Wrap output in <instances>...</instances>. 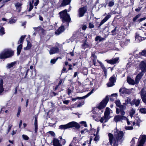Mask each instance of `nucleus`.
<instances>
[{
	"instance_id": "nucleus-1",
	"label": "nucleus",
	"mask_w": 146,
	"mask_h": 146,
	"mask_svg": "<svg viewBox=\"0 0 146 146\" xmlns=\"http://www.w3.org/2000/svg\"><path fill=\"white\" fill-rule=\"evenodd\" d=\"M113 135L111 133L108 134L109 141L113 146H118V143H121L124 139V134L123 131L117 129L114 130Z\"/></svg>"
},
{
	"instance_id": "nucleus-2",
	"label": "nucleus",
	"mask_w": 146,
	"mask_h": 146,
	"mask_svg": "<svg viewBox=\"0 0 146 146\" xmlns=\"http://www.w3.org/2000/svg\"><path fill=\"white\" fill-rule=\"evenodd\" d=\"M14 51L11 49H5L0 53V59H6L11 58L14 55Z\"/></svg>"
},
{
	"instance_id": "nucleus-3",
	"label": "nucleus",
	"mask_w": 146,
	"mask_h": 146,
	"mask_svg": "<svg viewBox=\"0 0 146 146\" xmlns=\"http://www.w3.org/2000/svg\"><path fill=\"white\" fill-rule=\"evenodd\" d=\"M62 48V45L58 44L57 46L52 47L49 50L50 54H53L55 53H58L60 52V49Z\"/></svg>"
},
{
	"instance_id": "nucleus-4",
	"label": "nucleus",
	"mask_w": 146,
	"mask_h": 146,
	"mask_svg": "<svg viewBox=\"0 0 146 146\" xmlns=\"http://www.w3.org/2000/svg\"><path fill=\"white\" fill-rule=\"evenodd\" d=\"M109 100V98L108 96H106L105 98L100 103V105L96 109L101 110L105 108Z\"/></svg>"
},
{
	"instance_id": "nucleus-5",
	"label": "nucleus",
	"mask_w": 146,
	"mask_h": 146,
	"mask_svg": "<svg viewBox=\"0 0 146 146\" xmlns=\"http://www.w3.org/2000/svg\"><path fill=\"white\" fill-rule=\"evenodd\" d=\"M75 127L76 128L78 129L80 128L79 125L76 122L74 121L70 122L67 124L64 125V129Z\"/></svg>"
},
{
	"instance_id": "nucleus-6",
	"label": "nucleus",
	"mask_w": 146,
	"mask_h": 146,
	"mask_svg": "<svg viewBox=\"0 0 146 146\" xmlns=\"http://www.w3.org/2000/svg\"><path fill=\"white\" fill-rule=\"evenodd\" d=\"M146 140V135H141L140 136L138 142L137 146H143Z\"/></svg>"
},
{
	"instance_id": "nucleus-7",
	"label": "nucleus",
	"mask_w": 146,
	"mask_h": 146,
	"mask_svg": "<svg viewBox=\"0 0 146 146\" xmlns=\"http://www.w3.org/2000/svg\"><path fill=\"white\" fill-rule=\"evenodd\" d=\"M64 23L65 22L66 25V27H68L69 23L71 21V18L70 16L67 13V11L66 9L64 10Z\"/></svg>"
},
{
	"instance_id": "nucleus-8",
	"label": "nucleus",
	"mask_w": 146,
	"mask_h": 146,
	"mask_svg": "<svg viewBox=\"0 0 146 146\" xmlns=\"http://www.w3.org/2000/svg\"><path fill=\"white\" fill-rule=\"evenodd\" d=\"M116 81V77L115 75L112 76L109 79V82L107 85L108 87L113 86L114 85V82Z\"/></svg>"
},
{
	"instance_id": "nucleus-9",
	"label": "nucleus",
	"mask_w": 146,
	"mask_h": 146,
	"mask_svg": "<svg viewBox=\"0 0 146 146\" xmlns=\"http://www.w3.org/2000/svg\"><path fill=\"white\" fill-rule=\"evenodd\" d=\"M140 69L143 72H146V61L143 60L139 64Z\"/></svg>"
},
{
	"instance_id": "nucleus-10",
	"label": "nucleus",
	"mask_w": 146,
	"mask_h": 146,
	"mask_svg": "<svg viewBox=\"0 0 146 146\" xmlns=\"http://www.w3.org/2000/svg\"><path fill=\"white\" fill-rule=\"evenodd\" d=\"M87 11L86 7H84L80 8L79 11V17H81L83 16Z\"/></svg>"
},
{
	"instance_id": "nucleus-11",
	"label": "nucleus",
	"mask_w": 146,
	"mask_h": 146,
	"mask_svg": "<svg viewBox=\"0 0 146 146\" xmlns=\"http://www.w3.org/2000/svg\"><path fill=\"white\" fill-rule=\"evenodd\" d=\"M127 119V117L123 116V115H116L114 118V120L116 122L118 121H120L121 120L124 119L125 120Z\"/></svg>"
},
{
	"instance_id": "nucleus-12",
	"label": "nucleus",
	"mask_w": 146,
	"mask_h": 146,
	"mask_svg": "<svg viewBox=\"0 0 146 146\" xmlns=\"http://www.w3.org/2000/svg\"><path fill=\"white\" fill-rule=\"evenodd\" d=\"M110 109L108 108H106L104 113V118H105L106 121H107L109 119V116L110 113Z\"/></svg>"
},
{
	"instance_id": "nucleus-13",
	"label": "nucleus",
	"mask_w": 146,
	"mask_h": 146,
	"mask_svg": "<svg viewBox=\"0 0 146 146\" xmlns=\"http://www.w3.org/2000/svg\"><path fill=\"white\" fill-rule=\"evenodd\" d=\"M119 58L118 57L115 58L110 60H107L106 61L108 63L113 64L118 62Z\"/></svg>"
},
{
	"instance_id": "nucleus-14",
	"label": "nucleus",
	"mask_w": 146,
	"mask_h": 146,
	"mask_svg": "<svg viewBox=\"0 0 146 146\" xmlns=\"http://www.w3.org/2000/svg\"><path fill=\"white\" fill-rule=\"evenodd\" d=\"M143 75V72L141 71L136 76L135 79L136 84H137L139 83L140 80L141 79Z\"/></svg>"
},
{
	"instance_id": "nucleus-15",
	"label": "nucleus",
	"mask_w": 146,
	"mask_h": 146,
	"mask_svg": "<svg viewBox=\"0 0 146 146\" xmlns=\"http://www.w3.org/2000/svg\"><path fill=\"white\" fill-rule=\"evenodd\" d=\"M23 4L22 3H20L19 2L16 3L15 5L16 8L17 12L18 13L21 12L22 9V5Z\"/></svg>"
},
{
	"instance_id": "nucleus-16",
	"label": "nucleus",
	"mask_w": 146,
	"mask_h": 146,
	"mask_svg": "<svg viewBox=\"0 0 146 146\" xmlns=\"http://www.w3.org/2000/svg\"><path fill=\"white\" fill-rule=\"evenodd\" d=\"M29 70V69L28 68L25 70L23 72H21L20 74V76L21 77V78L23 79L27 78L28 73Z\"/></svg>"
},
{
	"instance_id": "nucleus-17",
	"label": "nucleus",
	"mask_w": 146,
	"mask_h": 146,
	"mask_svg": "<svg viewBox=\"0 0 146 146\" xmlns=\"http://www.w3.org/2000/svg\"><path fill=\"white\" fill-rule=\"evenodd\" d=\"M126 105H127L125 104L124 103H123V105H121L119 107L120 114L121 115H124L125 113V112L123 110L126 109Z\"/></svg>"
},
{
	"instance_id": "nucleus-18",
	"label": "nucleus",
	"mask_w": 146,
	"mask_h": 146,
	"mask_svg": "<svg viewBox=\"0 0 146 146\" xmlns=\"http://www.w3.org/2000/svg\"><path fill=\"white\" fill-rule=\"evenodd\" d=\"M119 92L122 94H127L129 93V90L124 88H121L119 90Z\"/></svg>"
},
{
	"instance_id": "nucleus-19",
	"label": "nucleus",
	"mask_w": 146,
	"mask_h": 146,
	"mask_svg": "<svg viewBox=\"0 0 146 146\" xmlns=\"http://www.w3.org/2000/svg\"><path fill=\"white\" fill-rule=\"evenodd\" d=\"M52 143L54 146H62L58 139L54 138L52 140Z\"/></svg>"
},
{
	"instance_id": "nucleus-20",
	"label": "nucleus",
	"mask_w": 146,
	"mask_h": 146,
	"mask_svg": "<svg viewBox=\"0 0 146 146\" xmlns=\"http://www.w3.org/2000/svg\"><path fill=\"white\" fill-rule=\"evenodd\" d=\"M64 30V25H62L55 32V34L56 35H59L63 32Z\"/></svg>"
},
{
	"instance_id": "nucleus-21",
	"label": "nucleus",
	"mask_w": 146,
	"mask_h": 146,
	"mask_svg": "<svg viewBox=\"0 0 146 146\" xmlns=\"http://www.w3.org/2000/svg\"><path fill=\"white\" fill-rule=\"evenodd\" d=\"M135 38V40L138 42H141L145 39L144 37H142L140 36L137 33L136 34Z\"/></svg>"
},
{
	"instance_id": "nucleus-22",
	"label": "nucleus",
	"mask_w": 146,
	"mask_h": 146,
	"mask_svg": "<svg viewBox=\"0 0 146 146\" xmlns=\"http://www.w3.org/2000/svg\"><path fill=\"white\" fill-rule=\"evenodd\" d=\"M111 17V15L110 14H108L101 21L99 24V26H100L105 22H106Z\"/></svg>"
},
{
	"instance_id": "nucleus-23",
	"label": "nucleus",
	"mask_w": 146,
	"mask_h": 146,
	"mask_svg": "<svg viewBox=\"0 0 146 146\" xmlns=\"http://www.w3.org/2000/svg\"><path fill=\"white\" fill-rule=\"evenodd\" d=\"M4 90L3 86V80L1 79L0 80V95L3 94L2 93Z\"/></svg>"
},
{
	"instance_id": "nucleus-24",
	"label": "nucleus",
	"mask_w": 146,
	"mask_h": 146,
	"mask_svg": "<svg viewBox=\"0 0 146 146\" xmlns=\"http://www.w3.org/2000/svg\"><path fill=\"white\" fill-rule=\"evenodd\" d=\"M34 3V0H29L28 3V5L29 6L28 10L29 11H30L33 8V4Z\"/></svg>"
},
{
	"instance_id": "nucleus-25",
	"label": "nucleus",
	"mask_w": 146,
	"mask_h": 146,
	"mask_svg": "<svg viewBox=\"0 0 146 146\" xmlns=\"http://www.w3.org/2000/svg\"><path fill=\"white\" fill-rule=\"evenodd\" d=\"M141 100L134 99L133 100L132 102L130 103L131 105L135 104L136 106H139Z\"/></svg>"
},
{
	"instance_id": "nucleus-26",
	"label": "nucleus",
	"mask_w": 146,
	"mask_h": 146,
	"mask_svg": "<svg viewBox=\"0 0 146 146\" xmlns=\"http://www.w3.org/2000/svg\"><path fill=\"white\" fill-rule=\"evenodd\" d=\"M93 90H92L90 92L88 93L85 96H84L82 97H77V99L79 100H81L87 98L88 96L90 95L92 93H93Z\"/></svg>"
},
{
	"instance_id": "nucleus-27",
	"label": "nucleus",
	"mask_w": 146,
	"mask_h": 146,
	"mask_svg": "<svg viewBox=\"0 0 146 146\" xmlns=\"http://www.w3.org/2000/svg\"><path fill=\"white\" fill-rule=\"evenodd\" d=\"M22 47L23 45L22 44H20L17 46V56H19L20 55Z\"/></svg>"
},
{
	"instance_id": "nucleus-28",
	"label": "nucleus",
	"mask_w": 146,
	"mask_h": 146,
	"mask_svg": "<svg viewBox=\"0 0 146 146\" xmlns=\"http://www.w3.org/2000/svg\"><path fill=\"white\" fill-rule=\"evenodd\" d=\"M127 81L129 84H130L134 85L135 84H136L134 80L129 77H127Z\"/></svg>"
},
{
	"instance_id": "nucleus-29",
	"label": "nucleus",
	"mask_w": 146,
	"mask_h": 146,
	"mask_svg": "<svg viewBox=\"0 0 146 146\" xmlns=\"http://www.w3.org/2000/svg\"><path fill=\"white\" fill-rule=\"evenodd\" d=\"M26 37L25 35H23L21 36L20 38V39L18 41V44H22L23 45V41L24 40L25 38Z\"/></svg>"
},
{
	"instance_id": "nucleus-30",
	"label": "nucleus",
	"mask_w": 146,
	"mask_h": 146,
	"mask_svg": "<svg viewBox=\"0 0 146 146\" xmlns=\"http://www.w3.org/2000/svg\"><path fill=\"white\" fill-rule=\"evenodd\" d=\"M27 44L26 47H24V49L26 50H28L30 49L32 47V45L31 43L29 41H27Z\"/></svg>"
},
{
	"instance_id": "nucleus-31",
	"label": "nucleus",
	"mask_w": 146,
	"mask_h": 146,
	"mask_svg": "<svg viewBox=\"0 0 146 146\" xmlns=\"http://www.w3.org/2000/svg\"><path fill=\"white\" fill-rule=\"evenodd\" d=\"M129 40L127 39H125V40L124 39V40H123V41H121V45H127V44H129Z\"/></svg>"
},
{
	"instance_id": "nucleus-32",
	"label": "nucleus",
	"mask_w": 146,
	"mask_h": 146,
	"mask_svg": "<svg viewBox=\"0 0 146 146\" xmlns=\"http://www.w3.org/2000/svg\"><path fill=\"white\" fill-rule=\"evenodd\" d=\"M105 39L104 38L100 36H97L95 38V40L96 41H99V42H101L103 41Z\"/></svg>"
},
{
	"instance_id": "nucleus-33",
	"label": "nucleus",
	"mask_w": 146,
	"mask_h": 146,
	"mask_svg": "<svg viewBox=\"0 0 146 146\" xmlns=\"http://www.w3.org/2000/svg\"><path fill=\"white\" fill-rule=\"evenodd\" d=\"M61 19L63 23H64V10L59 13Z\"/></svg>"
},
{
	"instance_id": "nucleus-34",
	"label": "nucleus",
	"mask_w": 146,
	"mask_h": 146,
	"mask_svg": "<svg viewBox=\"0 0 146 146\" xmlns=\"http://www.w3.org/2000/svg\"><path fill=\"white\" fill-rule=\"evenodd\" d=\"M91 46L90 44L88 42H85L82 44V47L84 48H89Z\"/></svg>"
},
{
	"instance_id": "nucleus-35",
	"label": "nucleus",
	"mask_w": 146,
	"mask_h": 146,
	"mask_svg": "<svg viewBox=\"0 0 146 146\" xmlns=\"http://www.w3.org/2000/svg\"><path fill=\"white\" fill-rule=\"evenodd\" d=\"M146 95V88L144 87L141 90L140 92V95L141 96Z\"/></svg>"
},
{
	"instance_id": "nucleus-36",
	"label": "nucleus",
	"mask_w": 146,
	"mask_h": 146,
	"mask_svg": "<svg viewBox=\"0 0 146 146\" xmlns=\"http://www.w3.org/2000/svg\"><path fill=\"white\" fill-rule=\"evenodd\" d=\"M15 64V62H12L10 64H7V67L8 68H10L13 67Z\"/></svg>"
},
{
	"instance_id": "nucleus-37",
	"label": "nucleus",
	"mask_w": 146,
	"mask_h": 146,
	"mask_svg": "<svg viewBox=\"0 0 146 146\" xmlns=\"http://www.w3.org/2000/svg\"><path fill=\"white\" fill-rule=\"evenodd\" d=\"M100 66L103 69L105 74H106L107 73V69L105 68L104 65L102 63H100Z\"/></svg>"
},
{
	"instance_id": "nucleus-38",
	"label": "nucleus",
	"mask_w": 146,
	"mask_h": 146,
	"mask_svg": "<svg viewBox=\"0 0 146 146\" xmlns=\"http://www.w3.org/2000/svg\"><path fill=\"white\" fill-rule=\"evenodd\" d=\"M21 107L19 106L18 109V111L17 114V117H19L21 112Z\"/></svg>"
},
{
	"instance_id": "nucleus-39",
	"label": "nucleus",
	"mask_w": 146,
	"mask_h": 146,
	"mask_svg": "<svg viewBox=\"0 0 146 146\" xmlns=\"http://www.w3.org/2000/svg\"><path fill=\"white\" fill-rule=\"evenodd\" d=\"M135 109L133 108L132 109L130 113V114L131 117L135 113Z\"/></svg>"
},
{
	"instance_id": "nucleus-40",
	"label": "nucleus",
	"mask_w": 146,
	"mask_h": 146,
	"mask_svg": "<svg viewBox=\"0 0 146 146\" xmlns=\"http://www.w3.org/2000/svg\"><path fill=\"white\" fill-rule=\"evenodd\" d=\"M140 112L142 113H146V109L144 108H142L140 109Z\"/></svg>"
},
{
	"instance_id": "nucleus-41",
	"label": "nucleus",
	"mask_w": 146,
	"mask_h": 146,
	"mask_svg": "<svg viewBox=\"0 0 146 146\" xmlns=\"http://www.w3.org/2000/svg\"><path fill=\"white\" fill-rule=\"evenodd\" d=\"M141 97L143 101L146 103V95L141 96Z\"/></svg>"
},
{
	"instance_id": "nucleus-42",
	"label": "nucleus",
	"mask_w": 146,
	"mask_h": 146,
	"mask_svg": "<svg viewBox=\"0 0 146 146\" xmlns=\"http://www.w3.org/2000/svg\"><path fill=\"white\" fill-rule=\"evenodd\" d=\"M92 117L95 120H97L98 119V118H99L100 116L96 114L94 115H93Z\"/></svg>"
},
{
	"instance_id": "nucleus-43",
	"label": "nucleus",
	"mask_w": 146,
	"mask_h": 146,
	"mask_svg": "<svg viewBox=\"0 0 146 146\" xmlns=\"http://www.w3.org/2000/svg\"><path fill=\"white\" fill-rule=\"evenodd\" d=\"M58 59V58L57 57L56 59L54 58L51 60L50 61V63L53 64H54Z\"/></svg>"
},
{
	"instance_id": "nucleus-44",
	"label": "nucleus",
	"mask_w": 146,
	"mask_h": 146,
	"mask_svg": "<svg viewBox=\"0 0 146 146\" xmlns=\"http://www.w3.org/2000/svg\"><path fill=\"white\" fill-rule=\"evenodd\" d=\"M22 136L23 139L25 140H28L29 139V137L26 135H23Z\"/></svg>"
},
{
	"instance_id": "nucleus-45",
	"label": "nucleus",
	"mask_w": 146,
	"mask_h": 146,
	"mask_svg": "<svg viewBox=\"0 0 146 146\" xmlns=\"http://www.w3.org/2000/svg\"><path fill=\"white\" fill-rule=\"evenodd\" d=\"M135 120L136 121V125L139 127V123L140 122V119L139 118H137Z\"/></svg>"
},
{
	"instance_id": "nucleus-46",
	"label": "nucleus",
	"mask_w": 146,
	"mask_h": 146,
	"mask_svg": "<svg viewBox=\"0 0 146 146\" xmlns=\"http://www.w3.org/2000/svg\"><path fill=\"white\" fill-rule=\"evenodd\" d=\"M16 21V20H15V19H10L9 20V21L8 22V23L10 24H12L13 23H15Z\"/></svg>"
},
{
	"instance_id": "nucleus-47",
	"label": "nucleus",
	"mask_w": 146,
	"mask_h": 146,
	"mask_svg": "<svg viewBox=\"0 0 146 146\" xmlns=\"http://www.w3.org/2000/svg\"><path fill=\"white\" fill-rule=\"evenodd\" d=\"M71 1V0H64V6L69 4Z\"/></svg>"
},
{
	"instance_id": "nucleus-48",
	"label": "nucleus",
	"mask_w": 146,
	"mask_h": 146,
	"mask_svg": "<svg viewBox=\"0 0 146 146\" xmlns=\"http://www.w3.org/2000/svg\"><path fill=\"white\" fill-rule=\"evenodd\" d=\"M139 54L142 56H145L146 54V50H143L142 52L139 53Z\"/></svg>"
},
{
	"instance_id": "nucleus-49",
	"label": "nucleus",
	"mask_w": 146,
	"mask_h": 146,
	"mask_svg": "<svg viewBox=\"0 0 146 146\" xmlns=\"http://www.w3.org/2000/svg\"><path fill=\"white\" fill-rule=\"evenodd\" d=\"M115 104L116 106L118 107H119L121 106V103L119 100H117L115 102Z\"/></svg>"
},
{
	"instance_id": "nucleus-50",
	"label": "nucleus",
	"mask_w": 146,
	"mask_h": 146,
	"mask_svg": "<svg viewBox=\"0 0 146 146\" xmlns=\"http://www.w3.org/2000/svg\"><path fill=\"white\" fill-rule=\"evenodd\" d=\"M125 129L127 130H132L133 129V127L132 126H126Z\"/></svg>"
},
{
	"instance_id": "nucleus-51",
	"label": "nucleus",
	"mask_w": 146,
	"mask_h": 146,
	"mask_svg": "<svg viewBox=\"0 0 146 146\" xmlns=\"http://www.w3.org/2000/svg\"><path fill=\"white\" fill-rule=\"evenodd\" d=\"M140 16V15L138 14L133 19V21L134 22H135L136 21V20Z\"/></svg>"
},
{
	"instance_id": "nucleus-52",
	"label": "nucleus",
	"mask_w": 146,
	"mask_h": 146,
	"mask_svg": "<svg viewBox=\"0 0 146 146\" xmlns=\"http://www.w3.org/2000/svg\"><path fill=\"white\" fill-rule=\"evenodd\" d=\"M114 5V2L112 1H111L109 2L108 3V6L110 7H111Z\"/></svg>"
},
{
	"instance_id": "nucleus-53",
	"label": "nucleus",
	"mask_w": 146,
	"mask_h": 146,
	"mask_svg": "<svg viewBox=\"0 0 146 146\" xmlns=\"http://www.w3.org/2000/svg\"><path fill=\"white\" fill-rule=\"evenodd\" d=\"M130 99L129 98H127V99L125 100V102L124 103L125 104L127 105L129 104V103L130 102Z\"/></svg>"
},
{
	"instance_id": "nucleus-54",
	"label": "nucleus",
	"mask_w": 146,
	"mask_h": 146,
	"mask_svg": "<svg viewBox=\"0 0 146 146\" xmlns=\"http://www.w3.org/2000/svg\"><path fill=\"white\" fill-rule=\"evenodd\" d=\"M105 118H104V116L103 117H102L101 118V119L100 120V121L101 123H103L104 122H106L107 121H105Z\"/></svg>"
},
{
	"instance_id": "nucleus-55",
	"label": "nucleus",
	"mask_w": 146,
	"mask_h": 146,
	"mask_svg": "<svg viewBox=\"0 0 146 146\" xmlns=\"http://www.w3.org/2000/svg\"><path fill=\"white\" fill-rule=\"evenodd\" d=\"M117 27H115V28L113 30H112L111 31V33H112V35H115L116 34V29Z\"/></svg>"
},
{
	"instance_id": "nucleus-56",
	"label": "nucleus",
	"mask_w": 146,
	"mask_h": 146,
	"mask_svg": "<svg viewBox=\"0 0 146 146\" xmlns=\"http://www.w3.org/2000/svg\"><path fill=\"white\" fill-rule=\"evenodd\" d=\"M88 130L86 129H85L83 130H82L81 131V133L82 134L86 132H88Z\"/></svg>"
},
{
	"instance_id": "nucleus-57",
	"label": "nucleus",
	"mask_w": 146,
	"mask_h": 146,
	"mask_svg": "<svg viewBox=\"0 0 146 146\" xmlns=\"http://www.w3.org/2000/svg\"><path fill=\"white\" fill-rule=\"evenodd\" d=\"M99 135H96L95 137L94 140L95 141H97L99 140Z\"/></svg>"
},
{
	"instance_id": "nucleus-58",
	"label": "nucleus",
	"mask_w": 146,
	"mask_h": 146,
	"mask_svg": "<svg viewBox=\"0 0 146 146\" xmlns=\"http://www.w3.org/2000/svg\"><path fill=\"white\" fill-rule=\"evenodd\" d=\"M12 125H9L8 126V129L7 130V133H8L11 130Z\"/></svg>"
},
{
	"instance_id": "nucleus-59",
	"label": "nucleus",
	"mask_w": 146,
	"mask_h": 146,
	"mask_svg": "<svg viewBox=\"0 0 146 146\" xmlns=\"http://www.w3.org/2000/svg\"><path fill=\"white\" fill-rule=\"evenodd\" d=\"M80 123L81 124H82L85 127H87V125L86 122L82 121Z\"/></svg>"
},
{
	"instance_id": "nucleus-60",
	"label": "nucleus",
	"mask_w": 146,
	"mask_h": 146,
	"mask_svg": "<svg viewBox=\"0 0 146 146\" xmlns=\"http://www.w3.org/2000/svg\"><path fill=\"white\" fill-rule=\"evenodd\" d=\"M35 133H37L38 132V125H35Z\"/></svg>"
},
{
	"instance_id": "nucleus-61",
	"label": "nucleus",
	"mask_w": 146,
	"mask_h": 146,
	"mask_svg": "<svg viewBox=\"0 0 146 146\" xmlns=\"http://www.w3.org/2000/svg\"><path fill=\"white\" fill-rule=\"evenodd\" d=\"M84 101H83L81 103L79 104L77 106V107H79L81 106L82 105H84Z\"/></svg>"
},
{
	"instance_id": "nucleus-62",
	"label": "nucleus",
	"mask_w": 146,
	"mask_h": 146,
	"mask_svg": "<svg viewBox=\"0 0 146 146\" xmlns=\"http://www.w3.org/2000/svg\"><path fill=\"white\" fill-rule=\"evenodd\" d=\"M35 125H38V122H37V117H35V121L34 123Z\"/></svg>"
},
{
	"instance_id": "nucleus-63",
	"label": "nucleus",
	"mask_w": 146,
	"mask_h": 146,
	"mask_svg": "<svg viewBox=\"0 0 146 146\" xmlns=\"http://www.w3.org/2000/svg\"><path fill=\"white\" fill-rule=\"evenodd\" d=\"M49 132L51 135L54 137L55 136V134L53 131H49Z\"/></svg>"
},
{
	"instance_id": "nucleus-64",
	"label": "nucleus",
	"mask_w": 146,
	"mask_h": 146,
	"mask_svg": "<svg viewBox=\"0 0 146 146\" xmlns=\"http://www.w3.org/2000/svg\"><path fill=\"white\" fill-rule=\"evenodd\" d=\"M39 3V0H36V1L34 3V5L35 6H36Z\"/></svg>"
}]
</instances>
